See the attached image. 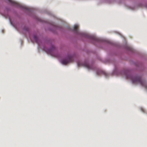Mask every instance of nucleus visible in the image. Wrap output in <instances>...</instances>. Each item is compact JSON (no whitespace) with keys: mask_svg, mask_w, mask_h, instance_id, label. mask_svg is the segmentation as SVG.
<instances>
[{"mask_svg":"<svg viewBox=\"0 0 147 147\" xmlns=\"http://www.w3.org/2000/svg\"><path fill=\"white\" fill-rule=\"evenodd\" d=\"M24 29L25 30L28 31V28L27 27H25L24 28Z\"/></svg>","mask_w":147,"mask_h":147,"instance_id":"obj_10","label":"nucleus"},{"mask_svg":"<svg viewBox=\"0 0 147 147\" xmlns=\"http://www.w3.org/2000/svg\"><path fill=\"white\" fill-rule=\"evenodd\" d=\"M78 66H79V63H78Z\"/></svg>","mask_w":147,"mask_h":147,"instance_id":"obj_13","label":"nucleus"},{"mask_svg":"<svg viewBox=\"0 0 147 147\" xmlns=\"http://www.w3.org/2000/svg\"><path fill=\"white\" fill-rule=\"evenodd\" d=\"M78 27L79 26L77 25H75L74 27V31L76 33H78Z\"/></svg>","mask_w":147,"mask_h":147,"instance_id":"obj_6","label":"nucleus"},{"mask_svg":"<svg viewBox=\"0 0 147 147\" xmlns=\"http://www.w3.org/2000/svg\"><path fill=\"white\" fill-rule=\"evenodd\" d=\"M141 110L142 111H143V112H144V109H141Z\"/></svg>","mask_w":147,"mask_h":147,"instance_id":"obj_12","label":"nucleus"},{"mask_svg":"<svg viewBox=\"0 0 147 147\" xmlns=\"http://www.w3.org/2000/svg\"><path fill=\"white\" fill-rule=\"evenodd\" d=\"M55 48L53 46H52V48L51 49L48 50L47 51V52L48 53L50 54L51 55L55 57H57V55H53V51H55Z\"/></svg>","mask_w":147,"mask_h":147,"instance_id":"obj_4","label":"nucleus"},{"mask_svg":"<svg viewBox=\"0 0 147 147\" xmlns=\"http://www.w3.org/2000/svg\"><path fill=\"white\" fill-rule=\"evenodd\" d=\"M123 73L126 78L131 80L133 83H139L142 86L147 88V86H146V82L144 80H142L140 77L133 76L130 74L129 71H125Z\"/></svg>","mask_w":147,"mask_h":147,"instance_id":"obj_1","label":"nucleus"},{"mask_svg":"<svg viewBox=\"0 0 147 147\" xmlns=\"http://www.w3.org/2000/svg\"><path fill=\"white\" fill-rule=\"evenodd\" d=\"M82 36L86 38H89L90 37V36L87 33H83L82 34Z\"/></svg>","mask_w":147,"mask_h":147,"instance_id":"obj_8","label":"nucleus"},{"mask_svg":"<svg viewBox=\"0 0 147 147\" xmlns=\"http://www.w3.org/2000/svg\"><path fill=\"white\" fill-rule=\"evenodd\" d=\"M104 74L106 76H107V74L105 72H104L103 71H99V72H97V74L98 75H100L101 74Z\"/></svg>","mask_w":147,"mask_h":147,"instance_id":"obj_7","label":"nucleus"},{"mask_svg":"<svg viewBox=\"0 0 147 147\" xmlns=\"http://www.w3.org/2000/svg\"><path fill=\"white\" fill-rule=\"evenodd\" d=\"M8 0L9 2H10L14 6L22 9H24L27 10L28 9V8L27 7L22 5V4L17 2L12 1V0Z\"/></svg>","mask_w":147,"mask_h":147,"instance_id":"obj_3","label":"nucleus"},{"mask_svg":"<svg viewBox=\"0 0 147 147\" xmlns=\"http://www.w3.org/2000/svg\"><path fill=\"white\" fill-rule=\"evenodd\" d=\"M92 40H94V39H96V40H98L96 38H95L94 36H93L92 35Z\"/></svg>","mask_w":147,"mask_h":147,"instance_id":"obj_11","label":"nucleus"},{"mask_svg":"<svg viewBox=\"0 0 147 147\" xmlns=\"http://www.w3.org/2000/svg\"><path fill=\"white\" fill-rule=\"evenodd\" d=\"M82 65L85 67L87 68L88 69H91L92 66L89 64L87 62H85L82 64Z\"/></svg>","mask_w":147,"mask_h":147,"instance_id":"obj_5","label":"nucleus"},{"mask_svg":"<svg viewBox=\"0 0 147 147\" xmlns=\"http://www.w3.org/2000/svg\"><path fill=\"white\" fill-rule=\"evenodd\" d=\"M73 61L74 59L73 56L71 55H69L66 59L62 60L61 62L63 64L66 65L69 62H72Z\"/></svg>","mask_w":147,"mask_h":147,"instance_id":"obj_2","label":"nucleus"},{"mask_svg":"<svg viewBox=\"0 0 147 147\" xmlns=\"http://www.w3.org/2000/svg\"><path fill=\"white\" fill-rule=\"evenodd\" d=\"M34 40H35V41L36 42H37L38 41V38H37V37L36 36H34Z\"/></svg>","mask_w":147,"mask_h":147,"instance_id":"obj_9","label":"nucleus"}]
</instances>
